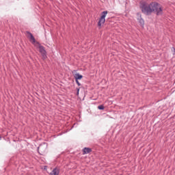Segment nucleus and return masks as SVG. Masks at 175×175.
Masks as SVG:
<instances>
[{"label":"nucleus","mask_w":175,"mask_h":175,"mask_svg":"<svg viewBox=\"0 0 175 175\" xmlns=\"http://www.w3.org/2000/svg\"><path fill=\"white\" fill-rule=\"evenodd\" d=\"M141 9L142 13L146 14V16H150L152 13H155L157 16H162V14H163L162 7L157 2H152L150 4H147L145 2L142 3Z\"/></svg>","instance_id":"1"},{"label":"nucleus","mask_w":175,"mask_h":175,"mask_svg":"<svg viewBox=\"0 0 175 175\" xmlns=\"http://www.w3.org/2000/svg\"><path fill=\"white\" fill-rule=\"evenodd\" d=\"M107 11H103L101 12V16L100 17L98 22V27H102V25L106 23V16H107Z\"/></svg>","instance_id":"2"},{"label":"nucleus","mask_w":175,"mask_h":175,"mask_svg":"<svg viewBox=\"0 0 175 175\" xmlns=\"http://www.w3.org/2000/svg\"><path fill=\"white\" fill-rule=\"evenodd\" d=\"M38 49H39V52L40 53V54L42 55L43 58H46L47 57V55L46 53V49H44V46L40 45L38 46Z\"/></svg>","instance_id":"3"},{"label":"nucleus","mask_w":175,"mask_h":175,"mask_svg":"<svg viewBox=\"0 0 175 175\" xmlns=\"http://www.w3.org/2000/svg\"><path fill=\"white\" fill-rule=\"evenodd\" d=\"M92 152V149L91 148H84L83 149V155H85L86 154H90V152Z\"/></svg>","instance_id":"4"},{"label":"nucleus","mask_w":175,"mask_h":175,"mask_svg":"<svg viewBox=\"0 0 175 175\" xmlns=\"http://www.w3.org/2000/svg\"><path fill=\"white\" fill-rule=\"evenodd\" d=\"M27 33L29 35L28 38H29L30 40H32V43H36V40L35 39V37H33V35L29 31H27Z\"/></svg>","instance_id":"5"},{"label":"nucleus","mask_w":175,"mask_h":175,"mask_svg":"<svg viewBox=\"0 0 175 175\" xmlns=\"http://www.w3.org/2000/svg\"><path fill=\"white\" fill-rule=\"evenodd\" d=\"M50 175H59V169L55 167L50 173Z\"/></svg>","instance_id":"6"},{"label":"nucleus","mask_w":175,"mask_h":175,"mask_svg":"<svg viewBox=\"0 0 175 175\" xmlns=\"http://www.w3.org/2000/svg\"><path fill=\"white\" fill-rule=\"evenodd\" d=\"M140 27H144V19L142 18V14H139V18H137Z\"/></svg>","instance_id":"7"},{"label":"nucleus","mask_w":175,"mask_h":175,"mask_svg":"<svg viewBox=\"0 0 175 175\" xmlns=\"http://www.w3.org/2000/svg\"><path fill=\"white\" fill-rule=\"evenodd\" d=\"M75 80H81V79H83V75L79 74V73H77L74 76Z\"/></svg>","instance_id":"8"},{"label":"nucleus","mask_w":175,"mask_h":175,"mask_svg":"<svg viewBox=\"0 0 175 175\" xmlns=\"http://www.w3.org/2000/svg\"><path fill=\"white\" fill-rule=\"evenodd\" d=\"M38 150L41 152H44V151H46V147H44L43 145H40L38 148Z\"/></svg>","instance_id":"9"},{"label":"nucleus","mask_w":175,"mask_h":175,"mask_svg":"<svg viewBox=\"0 0 175 175\" xmlns=\"http://www.w3.org/2000/svg\"><path fill=\"white\" fill-rule=\"evenodd\" d=\"M98 110H105V106L103 105H100L98 107Z\"/></svg>","instance_id":"10"},{"label":"nucleus","mask_w":175,"mask_h":175,"mask_svg":"<svg viewBox=\"0 0 175 175\" xmlns=\"http://www.w3.org/2000/svg\"><path fill=\"white\" fill-rule=\"evenodd\" d=\"M75 81H76L77 85H79V87H80V85H81V83H80V82H79V80L75 79Z\"/></svg>","instance_id":"11"},{"label":"nucleus","mask_w":175,"mask_h":175,"mask_svg":"<svg viewBox=\"0 0 175 175\" xmlns=\"http://www.w3.org/2000/svg\"><path fill=\"white\" fill-rule=\"evenodd\" d=\"M171 50L172 51L173 55H175V49H174V47H172Z\"/></svg>","instance_id":"12"},{"label":"nucleus","mask_w":175,"mask_h":175,"mask_svg":"<svg viewBox=\"0 0 175 175\" xmlns=\"http://www.w3.org/2000/svg\"><path fill=\"white\" fill-rule=\"evenodd\" d=\"M77 92H80V88H77Z\"/></svg>","instance_id":"13"},{"label":"nucleus","mask_w":175,"mask_h":175,"mask_svg":"<svg viewBox=\"0 0 175 175\" xmlns=\"http://www.w3.org/2000/svg\"><path fill=\"white\" fill-rule=\"evenodd\" d=\"M79 92H77V96H79Z\"/></svg>","instance_id":"14"},{"label":"nucleus","mask_w":175,"mask_h":175,"mask_svg":"<svg viewBox=\"0 0 175 175\" xmlns=\"http://www.w3.org/2000/svg\"><path fill=\"white\" fill-rule=\"evenodd\" d=\"M2 139V137L0 135V140Z\"/></svg>","instance_id":"15"}]
</instances>
